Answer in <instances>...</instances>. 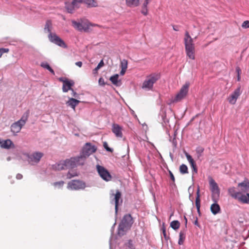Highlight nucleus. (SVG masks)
I'll use <instances>...</instances> for the list:
<instances>
[{"instance_id":"1","label":"nucleus","mask_w":249,"mask_h":249,"mask_svg":"<svg viewBox=\"0 0 249 249\" xmlns=\"http://www.w3.org/2000/svg\"><path fill=\"white\" fill-rule=\"evenodd\" d=\"M133 223V220L131 215L130 214L124 215L118 227V235H124L125 231L130 228Z\"/></svg>"},{"instance_id":"2","label":"nucleus","mask_w":249,"mask_h":249,"mask_svg":"<svg viewBox=\"0 0 249 249\" xmlns=\"http://www.w3.org/2000/svg\"><path fill=\"white\" fill-rule=\"evenodd\" d=\"M160 77V74L158 73H153L147 76L142 83V88L148 91L152 90L154 84Z\"/></svg>"},{"instance_id":"3","label":"nucleus","mask_w":249,"mask_h":249,"mask_svg":"<svg viewBox=\"0 0 249 249\" xmlns=\"http://www.w3.org/2000/svg\"><path fill=\"white\" fill-rule=\"evenodd\" d=\"M87 158V157H85V155L82 154L80 152L79 156L71 158L70 159H67L66 162L68 163L71 168H73L78 165H84Z\"/></svg>"},{"instance_id":"4","label":"nucleus","mask_w":249,"mask_h":249,"mask_svg":"<svg viewBox=\"0 0 249 249\" xmlns=\"http://www.w3.org/2000/svg\"><path fill=\"white\" fill-rule=\"evenodd\" d=\"M209 184L210 190L212 193V200L216 202L220 195V189L217 183L212 178H209Z\"/></svg>"},{"instance_id":"5","label":"nucleus","mask_w":249,"mask_h":249,"mask_svg":"<svg viewBox=\"0 0 249 249\" xmlns=\"http://www.w3.org/2000/svg\"><path fill=\"white\" fill-rule=\"evenodd\" d=\"M86 187L85 182L80 180H72L68 184L67 188L71 190L84 189Z\"/></svg>"},{"instance_id":"6","label":"nucleus","mask_w":249,"mask_h":249,"mask_svg":"<svg viewBox=\"0 0 249 249\" xmlns=\"http://www.w3.org/2000/svg\"><path fill=\"white\" fill-rule=\"evenodd\" d=\"M189 85L190 84L189 82L185 83V84L181 87L179 92L173 99V102H178L181 100L186 96L188 92Z\"/></svg>"},{"instance_id":"7","label":"nucleus","mask_w":249,"mask_h":249,"mask_svg":"<svg viewBox=\"0 0 249 249\" xmlns=\"http://www.w3.org/2000/svg\"><path fill=\"white\" fill-rule=\"evenodd\" d=\"M96 168L98 174L103 180L108 181L111 179V175L104 167L97 164Z\"/></svg>"},{"instance_id":"8","label":"nucleus","mask_w":249,"mask_h":249,"mask_svg":"<svg viewBox=\"0 0 249 249\" xmlns=\"http://www.w3.org/2000/svg\"><path fill=\"white\" fill-rule=\"evenodd\" d=\"M72 26L79 31H87L89 28V21L86 19H80L78 21H72Z\"/></svg>"},{"instance_id":"9","label":"nucleus","mask_w":249,"mask_h":249,"mask_svg":"<svg viewBox=\"0 0 249 249\" xmlns=\"http://www.w3.org/2000/svg\"><path fill=\"white\" fill-rule=\"evenodd\" d=\"M97 150V147L95 145L92 144L90 142H87L83 146L81 153L85 157L88 158L90 155L94 153Z\"/></svg>"},{"instance_id":"10","label":"nucleus","mask_w":249,"mask_h":249,"mask_svg":"<svg viewBox=\"0 0 249 249\" xmlns=\"http://www.w3.org/2000/svg\"><path fill=\"white\" fill-rule=\"evenodd\" d=\"M191 35L193 37L190 35L188 31H186L184 37L185 47H193L195 45L194 42L198 36V33L196 35L191 33Z\"/></svg>"},{"instance_id":"11","label":"nucleus","mask_w":249,"mask_h":249,"mask_svg":"<svg viewBox=\"0 0 249 249\" xmlns=\"http://www.w3.org/2000/svg\"><path fill=\"white\" fill-rule=\"evenodd\" d=\"M43 154L40 152H34L28 155V161L31 165L37 163L43 157Z\"/></svg>"},{"instance_id":"12","label":"nucleus","mask_w":249,"mask_h":249,"mask_svg":"<svg viewBox=\"0 0 249 249\" xmlns=\"http://www.w3.org/2000/svg\"><path fill=\"white\" fill-rule=\"evenodd\" d=\"M48 37L50 41L55 43L56 45L59 46H65V44L63 40H62L55 34H49Z\"/></svg>"},{"instance_id":"13","label":"nucleus","mask_w":249,"mask_h":249,"mask_svg":"<svg viewBox=\"0 0 249 249\" xmlns=\"http://www.w3.org/2000/svg\"><path fill=\"white\" fill-rule=\"evenodd\" d=\"M241 94L240 87H238L233 92L228 98L229 102L232 105H234L236 102L237 99Z\"/></svg>"},{"instance_id":"14","label":"nucleus","mask_w":249,"mask_h":249,"mask_svg":"<svg viewBox=\"0 0 249 249\" xmlns=\"http://www.w3.org/2000/svg\"><path fill=\"white\" fill-rule=\"evenodd\" d=\"M67 160L64 161H61L59 162L56 163L52 165V168L54 170H62L67 168H71L68 165V163L66 162Z\"/></svg>"},{"instance_id":"15","label":"nucleus","mask_w":249,"mask_h":249,"mask_svg":"<svg viewBox=\"0 0 249 249\" xmlns=\"http://www.w3.org/2000/svg\"><path fill=\"white\" fill-rule=\"evenodd\" d=\"M80 7L75 1L72 0L71 2H65V8L67 11L69 13H72L76 10L79 8Z\"/></svg>"},{"instance_id":"16","label":"nucleus","mask_w":249,"mask_h":249,"mask_svg":"<svg viewBox=\"0 0 249 249\" xmlns=\"http://www.w3.org/2000/svg\"><path fill=\"white\" fill-rule=\"evenodd\" d=\"M112 196H113V198H111L110 202L111 203L114 202L115 206V213L116 215L118 212V207L119 205V200L121 196V193L119 190H117L115 194H112Z\"/></svg>"},{"instance_id":"17","label":"nucleus","mask_w":249,"mask_h":249,"mask_svg":"<svg viewBox=\"0 0 249 249\" xmlns=\"http://www.w3.org/2000/svg\"><path fill=\"white\" fill-rule=\"evenodd\" d=\"M228 193L232 198L236 199L240 202V198L243 196V194L241 192H236L234 187L230 188L228 189Z\"/></svg>"},{"instance_id":"18","label":"nucleus","mask_w":249,"mask_h":249,"mask_svg":"<svg viewBox=\"0 0 249 249\" xmlns=\"http://www.w3.org/2000/svg\"><path fill=\"white\" fill-rule=\"evenodd\" d=\"M122 127L118 124H113L112 125V130L117 137L122 138L123 134L122 132Z\"/></svg>"},{"instance_id":"19","label":"nucleus","mask_w":249,"mask_h":249,"mask_svg":"<svg viewBox=\"0 0 249 249\" xmlns=\"http://www.w3.org/2000/svg\"><path fill=\"white\" fill-rule=\"evenodd\" d=\"M74 84V82L73 80H67L64 84H63L62 90L64 92H67L68 90H71V87Z\"/></svg>"},{"instance_id":"20","label":"nucleus","mask_w":249,"mask_h":249,"mask_svg":"<svg viewBox=\"0 0 249 249\" xmlns=\"http://www.w3.org/2000/svg\"><path fill=\"white\" fill-rule=\"evenodd\" d=\"M23 126V125H21L20 123L17 121L11 125V131L14 134L18 133L20 131Z\"/></svg>"},{"instance_id":"21","label":"nucleus","mask_w":249,"mask_h":249,"mask_svg":"<svg viewBox=\"0 0 249 249\" xmlns=\"http://www.w3.org/2000/svg\"><path fill=\"white\" fill-rule=\"evenodd\" d=\"M0 144L1 148L5 149H9L10 147H14V146L13 142L10 139H7L4 141H1V143Z\"/></svg>"},{"instance_id":"22","label":"nucleus","mask_w":249,"mask_h":249,"mask_svg":"<svg viewBox=\"0 0 249 249\" xmlns=\"http://www.w3.org/2000/svg\"><path fill=\"white\" fill-rule=\"evenodd\" d=\"M216 202L217 201L214 202L211 206V211L214 215L217 214L220 211V206Z\"/></svg>"},{"instance_id":"23","label":"nucleus","mask_w":249,"mask_h":249,"mask_svg":"<svg viewBox=\"0 0 249 249\" xmlns=\"http://www.w3.org/2000/svg\"><path fill=\"white\" fill-rule=\"evenodd\" d=\"M80 101L74 99L73 98H70L69 101L67 102V104L68 106L71 107L73 109H75V107L79 104Z\"/></svg>"},{"instance_id":"24","label":"nucleus","mask_w":249,"mask_h":249,"mask_svg":"<svg viewBox=\"0 0 249 249\" xmlns=\"http://www.w3.org/2000/svg\"><path fill=\"white\" fill-rule=\"evenodd\" d=\"M187 56L192 59H195V48H185Z\"/></svg>"},{"instance_id":"25","label":"nucleus","mask_w":249,"mask_h":249,"mask_svg":"<svg viewBox=\"0 0 249 249\" xmlns=\"http://www.w3.org/2000/svg\"><path fill=\"white\" fill-rule=\"evenodd\" d=\"M140 0H125L126 5L129 7H137L139 5Z\"/></svg>"},{"instance_id":"26","label":"nucleus","mask_w":249,"mask_h":249,"mask_svg":"<svg viewBox=\"0 0 249 249\" xmlns=\"http://www.w3.org/2000/svg\"><path fill=\"white\" fill-rule=\"evenodd\" d=\"M197 196L196 199V207L197 211L198 213H200V195H199V188H197V192H196Z\"/></svg>"},{"instance_id":"27","label":"nucleus","mask_w":249,"mask_h":249,"mask_svg":"<svg viewBox=\"0 0 249 249\" xmlns=\"http://www.w3.org/2000/svg\"><path fill=\"white\" fill-rule=\"evenodd\" d=\"M29 115V111L28 110L23 114L21 119L18 121V123H20L21 125H23L24 126L26 121H27Z\"/></svg>"},{"instance_id":"28","label":"nucleus","mask_w":249,"mask_h":249,"mask_svg":"<svg viewBox=\"0 0 249 249\" xmlns=\"http://www.w3.org/2000/svg\"><path fill=\"white\" fill-rule=\"evenodd\" d=\"M52 28V23L51 20H47L46 22V24L44 27V32L49 34L51 33V30Z\"/></svg>"},{"instance_id":"29","label":"nucleus","mask_w":249,"mask_h":249,"mask_svg":"<svg viewBox=\"0 0 249 249\" xmlns=\"http://www.w3.org/2000/svg\"><path fill=\"white\" fill-rule=\"evenodd\" d=\"M84 4L89 8L96 7L98 6L97 1L96 0H86Z\"/></svg>"},{"instance_id":"30","label":"nucleus","mask_w":249,"mask_h":249,"mask_svg":"<svg viewBox=\"0 0 249 249\" xmlns=\"http://www.w3.org/2000/svg\"><path fill=\"white\" fill-rule=\"evenodd\" d=\"M40 66L42 68L48 70L53 75H54L55 73H54V71L52 69V68L50 66V65H49V64L47 62H42L40 64Z\"/></svg>"},{"instance_id":"31","label":"nucleus","mask_w":249,"mask_h":249,"mask_svg":"<svg viewBox=\"0 0 249 249\" xmlns=\"http://www.w3.org/2000/svg\"><path fill=\"white\" fill-rule=\"evenodd\" d=\"M238 186L239 187H243V191H247L249 189V182L244 181L243 182L238 183Z\"/></svg>"},{"instance_id":"32","label":"nucleus","mask_w":249,"mask_h":249,"mask_svg":"<svg viewBox=\"0 0 249 249\" xmlns=\"http://www.w3.org/2000/svg\"><path fill=\"white\" fill-rule=\"evenodd\" d=\"M149 2V0H145L144 1L142 7V13L144 15H146L147 13V6Z\"/></svg>"},{"instance_id":"33","label":"nucleus","mask_w":249,"mask_h":249,"mask_svg":"<svg viewBox=\"0 0 249 249\" xmlns=\"http://www.w3.org/2000/svg\"><path fill=\"white\" fill-rule=\"evenodd\" d=\"M171 227L175 230H178L180 226V223L178 220H174L170 223Z\"/></svg>"},{"instance_id":"34","label":"nucleus","mask_w":249,"mask_h":249,"mask_svg":"<svg viewBox=\"0 0 249 249\" xmlns=\"http://www.w3.org/2000/svg\"><path fill=\"white\" fill-rule=\"evenodd\" d=\"M240 202L243 203H249V193H247L246 195H243L240 198Z\"/></svg>"},{"instance_id":"35","label":"nucleus","mask_w":249,"mask_h":249,"mask_svg":"<svg viewBox=\"0 0 249 249\" xmlns=\"http://www.w3.org/2000/svg\"><path fill=\"white\" fill-rule=\"evenodd\" d=\"M185 238V233L184 231H180L179 232V238L178 242V244L180 245H182L183 241Z\"/></svg>"},{"instance_id":"36","label":"nucleus","mask_w":249,"mask_h":249,"mask_svg":"<svg viewBox=\"0 0 249 249\" xmlns=\"http://www.w3.org/2000/svg\"><path fill=\"white\" fill-rule=\"evenodd\" d=\"M180 173L182 174H185L188 173L187 166L184 164H181L179 167Z\"/></svg>"},{"instance_id":"37","label":"nucleus","mask_w":249,"mask_h":249,"mask_svg":"<svg viewBox=\"0 0 249 249\" xmlns=\"http://www.w3.org/2000/svg\"><path fill=\"white\" fill-rule=\"evenodd\" d=\"M118 77V74H115L111 76L109 79L114 85H117Z\"/></svg>"},{"instance_id":"38","label":"nucleus","mask_w":249,"mask_h":249,"mask_svg":"<svg viewBox=\"0 0 249 249\" xmlns=\"http://www.w3.org/2000/svg\"><path fill=\"white\" fill-rule=\"evenodd\" d=\"M203 151L204 148L201 147H198L196 148V152L198 158L202 156Z\"/></svg>"},{"instance_id":"39","label":"nucleus","mask_w":249,"mask_h":249,"mask_svg":"<svg viewBox=\"0 0 249 249\" xmlns=\"http://www.w3.org/2000/svg\"><path fill=\"white\" fill-rule=\"evenodd\" d=\"M64 184V181H60L58 182H55L53 183V185L55 187H57L58 188H61L63 187Z\"/></svg>"},{"instance_id":"40","label":"nucleus","mask_w":249,"mask_h":249,"mask_svg":"<svg viewBox=\"0 0 249 249\" xmlns=\"http://www.w3.org/2000/svg\"><path fill=\"white\" fill-rule=\"evenodd\" d=\"M121 68L124 69H127V61L125 59H123L121 62Z\"/></svg>"},{"instance_id":"41","label":"nucleus","mask_w":249,"mask_h":249,"mask_svg":"<svg viewBox=\"0 0 249 249\" xmlns=\"http://www.w3.org/2000/svg\"><path fill=\"white\" fill-rule=\"evenodd\" d=\"M189 163L190 164V165L193 169V172L196 173L197 172V169L195 161L193 160V161L190 162Z\"/></svg>"},{"instance_id":"42","label":"nucleus","mask_w":249,"mask_h":249,"mask_svg":"<svg viewBox=\"0 0 249 249\" xmlns=\"http://www.w3.org/2000/svg\"><path fill=\"white\" fill-rule=\"evenodd\" d=\"M9 51V50L7 48H0V58L1 57L2 54L4 53H7Z\"/></svg>"},{"instance_id":"43","label":"nucleus","mask_w":249,"mask_h":249,"mask_svg":"<svg viewBox=\"0 0 249 249\" xmlns=\"http://www.w3.org/2000/svg\"><path fill=\"white\" fill-rule=\"evenodd\" d=\"M236 71L237 73V81H239L241 79L240 74L241 73V70L239 67H237L236 68Z\"/></svg>"},{"instance_id":"44","label":"nucleus","mask_w":249,"mask_h":249,"mask_svg":"<svg viewBox=\"0 0 249 249\" xmlns=\"http://www.w3.org/2000/svg\"><path fill=\"white\" fill-rule=\"evenodd\" d=\"M103 146H104V147L105 148V149H106V150L107 151H108V152H112L113 151V149L108 146V144L107 142H104Z\"/></svg>"},{"instance_id":"45","label":"nucleus","mask_w":249,"mask_h":249,"mask_svg":"<svg viewBox=\"0 0 249 249\" xmlns=\"http://www.w3.org/2000/svg\"><path fill=\"white\" fill-rule=\"evenodd\" d=\"M98 83L99 85L101 86H104L106 84V83L105 82L104 78L102 77L99 78Z\"/></svg>"},{"instance_id":"46","label":"nucleus","mask_w":249,"mask_h":249,"mask_svg":"<svg viewBox=\"0 0 249 249\" xmlns=\"http://www.w3.org/2000/svg\"><path fill=\"white\" fill-rule=\"evenodd\" d=\"M126 249H134V247L131 240H129L127 243Z\"/></svg>"},{"instance_id":"47","label":"nucleus","mask_w":249,"mask_h":249,"mask_svg":"<svg viewBox=\"0 0 249 249\" xmlns=\"http://www.w3.org/2000/svg\"><path fill=\"white\" fill-rule=\"evenodd\" d=\"M185 156H186V157L189 163L193 161V160H193V159L192 158V156L191 155H190L188 153L186 152Z\"/></svg>"},{"instance_id":"48","label":"nucleus","mask_w":249,"mask_h":249,"mask_svg":"<svg viewBox=\"0 0 249 249\" xmlns=\"http://www.w3.org/2000/svg\"><path fill=\"white\" fill-rule=\"evenodd\" d=\"M243 28H249V21L246 20L243 22L242 25Z\"/></svg>"},{"instance_id":"49","label":"nucleus","mask_w":249,"mask_h":249,"mask_svg":"<svg viewBox=\"0 0 249 249\" xmlns=\"http://www.w3.org/2000/svg\"><path fill=\"white\" fill-rule=\"evenodd\" d=\"M162 233H163V235L165 239L166 240H167L168 238H169V237L167 236V235H166V230H165V229L164 228H162Z\"/></svg>"},{"instance_id":"50","label":"nucleus","mask_w":249,"mask_h":249,"mask_svg":"<svg viewBox=\"0 0 249 249\" xmlns=\"http://www.w3.org/2000/svg\"><path fill=\"white\" fill-rule=\"evenodd\" d=\"M169 175H170L171 180L173 181V182H174L175 179V177H174L173 174L170 171H169Z\"/></svg>"},{"instance_id":"51","label":"nucleus","mask_w":249,"mask_h":249,"mask_svg":"<svg viewBox=\"0 0 249 249\" xmlns=\"http://www.w3.org/2000/svg\"><path fill=\"white\" fill-rule=\"evenodd\" d=\"M86 0H75L79 6H80L81 3H84Z\"/></svg>"},{"instance_id":"52","label":"nucleus","mask_w":249,"mask_h":249,"mask_svg":"<svg viewBox=\"0 0 249 249\" xmlns=\"http://www.w3.org/2000/svg\"><path fill=\"white\" fill-rule=\"evenodd\" d=\"M67 80H68V79L64 77H60L59 78V81L63 82V84L66 82V81H67Z\"/></svg>"},{"instance_id":"53","label":"nucleus","mask_w":249,"mask_h":249,"mask_svg":"<svg viewBox=\"0 0 249 249\" xmlns=\"http://www.w3.org/2000/svg\"><path fill=\"white\" fill-rule=\"evenodd\" d=\"M77 175L76 174H71L70 172H69L67 174V178H71L73 177L76 176Z\"/></svg>"},{"instance_id":"54","label":"nucleus","mask_w":249,"mask_h":249,"mask_svg":"<svg viewBox=\"0 0 249 249\" xmlns=\"http://www.w3.org/2000/svg\"><path fill=\"white\" fill-rule=\"evenodd\" d=\"M104 65V61H103V60H101L100 61V62H99V63L98 64L97 66L98 67H99L100 68H101V67H102Z\"/></svg>"},{"instance_id":"55","label":"nucleus","mask_w":249,"mask_h":249,"mask_svg":"<svg viewBox=\"0 0 249 249\" xmlns=\"http://www.w3.org/2000/svg\"><path fill=\"white\" fill-rule=\"evenodd\" d=\"M71 94L73 96L75 97H78V94L77 93L74 91V90L73 89H72L71 90Z\"/></svg>"},{"instance_id":"56","label":"nucleus","mask_w":249,"mask_h":249,"mask_svg":"<svg viewBox=\"0 0 249 249\" xmlns=\"http://www.w3.org/2000/svg\"><path fill=\"white\" fill-rule=\"evenodd\" d=\"M121 69H121V71H120V75H123L125 73L126 69H124L123 68H121Z\"/></svg>"},{"instance_id":"57","label":"nucleus","mask_w":249,"mask_h":249,"mask_svg":"<svg viewBox=\"0 0 249 249\" xmlns=\"http://www.w3.org/2000/svg\"><path fill=\"white\" fill-rule=\"evenodd\" d=\"M100 68L99 67H98V66H97L93 70V73L94 74H95L100 69Z\"/></svg>"},{"instance_id":"58","label":"nucleus","mask_w":249,"mask_h":249,"mask_svg":"<svg viewBox=\"0 0 249 249\" xmlns=\"http://www.w3.org/2000/svg\"><path fill=\"white\" fill-rule=\"evenodd\" d=\"M100 68L99 67H98V66H97L93 70V73L94 74H95L100 69Z\"/></svg>"},{"instance_id":"59","label":"nucleus","mask_w":249,"mask_h":249,"mask_svg":"<svg viewBox=\"0 0 249 249\" xmlns=\"http://www.w3.org/2000/svg\"><path fill=\"white\" fill-rule=\"evenodd\" d=\"M75 65L79 67H81L82 66V62L81 61H78L75 63Z\"/></svg>"},{"instance_id":"60","label":"nucleus","mask_w":249,"mask_h":249,"mask_svg":"<svg viewBox=\"0 0 249 249\" xmlns=\"http://www.w3.org/2000/svg\"><path fill=\"white\" fill-rule=\"evenodd\" d=\"M16 178L18 179H20L22 178V175L20 174H18L16 176Z\"/></svg>"},{"instance_id":"61","label":"nucleus","mask_w":249,"mask_h":249,"mask_svg":"<svg viewBox=\"0 0 249 249\" xmlns=\"http://www.w3.org/2000/svg\"><path fill=\"white\" fill-rule=\"evenodd\" d=\"M194 224L197 226H199V225H198V220H197V218L196 217V220L194 222Z\"/></svg>"},{"instance_id":"62","label":"nucleus","mask_w":249,"mask_h":249,"mask_svg":"<svg viewBox=\"0 0 249 249\" xmlns=\"http://www.w3.org/2000/svg\"><path fill=\"white\" fill-rule=\"evenodd\" d=\"M165 114L164 113L162 115V118L164 122H165Z\"/></svg>"},{"instance_id":"63","label":"nucleus","mask_w":249,"mask_h":249,"mask_svg":"<svg viewBox=\"0 0 249 249\" xmlns=\"http://www.w3.org/2000/svg\"><path fill=\"white\" fill-rule=\"evenodd\" d=\"M173 29L175 30V31H178V27H175V26H173Z\"/></svg>"},{"instance_id":"64","label":"nucleus","mask_w":249,"mask_h":249,"mask_svg":"<svg viewBox=\"0 0 249 249\" xmlns=\"http://www.w3.org/2000/svg\"><path fill=\"white\" fill-rule=\"evenodd\" d=\"M11 160V157H8L7 158V161H10Z\"/></svg>"}]
</instances>
